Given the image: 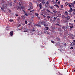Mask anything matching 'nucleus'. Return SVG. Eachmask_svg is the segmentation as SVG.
Returning <instances> with one entry per match:
<instances>
[{
    "mask_svg": "<svg viewBox=\"0 0 75 75\" xmlns=\"http://www.w3.org/2000/svg\"><path fill=\"white\" fill-rule=\"evenodd\" d=\"M20 7L18 6L17 8L18 10H19V9H20Z\"/></svg>",
    "mask_w": 75,
    "mask_h": 75,
    "instance_id": "nucleus-35",
    "label": "nucleus"
},
{
    "mask_svg": "<svg viewBox=\"0 0 75 75\" xmlns=\"http://www.w3.org/2000/svg\"><path fill=\"white\" fill-rule=\"evenodd\" d=\"M70 26V28H74V26Z\"/></svg>",
    "mask_w": 75,
    "mask_h": 75,
    "instance_id": "nucleus-36",
    "label": "nucleus"
},
{
    "mask_svg": "<svg viewBox=\"0 0 75 75\" xmlns=\"http://www.w3.org/2000/svg\"><path fill=\"white\" fill-rule=\"evenodd\" d=\"M72 11H73V10H72V9H70V10L69 11V13H71V12H72Z\"/></svg>",
    "mask_w": 75,
    "mask_h": 75,
    "instance_id": "nucleus-16",
    "label": "nucleus"
},
{
    "mask_svg": "<svg viewBox=\"0 0 75 75\" xmlns=\"http://www.w3.org/2000/svg\"><path fill=\"white\" fill-rule=\"evenodd\" d=\"M36 26H37L38 27H41V26L40 25H39L38 24H36Z\"/></svg>",
    "mask_w": 75,
    "mask_h": 75,
    "instance_id": "nucleus-17",
    "label": "nucleus"
},
{
    "mask_svg": "<svg viewBox=\"0 0 75 75\" xmlns=\"http://www.w3.org/2000/svg\"><path fill=\"white\" fill-rule=\"evenodd\" d=\"M25 14L26 15V16H28V14L26 12L25 13Z\"/></svg>",
    "mask_w": 75,
    "mask_h": 75,
    "instance_id": "nucleus-18",
    "label": "nucleus"
},
{
    "mask_svg": "<svg viewBox=\"0 0 75 75\" xmlns=\"http://www.w3.org/2000/svg\"><path fill=\"white\" fill-rule=\"evenodd\" d=\"M56 25H58V26H61V25H59V24H58V23H56Z\"/></svg>",
    "mask_w": 75,
    "mask_h": 75,
    "instance_id": "nucleus-29",
    "label": "nucleus"
},
{
    "mask_svg": "<svg viewBox=\"0 0 75 75\" xmlns=\"http://www.w3.org/2000/svg\"><path fill=\"white\" fill-rule=\"evenodd\" d=\"M44 26H45V27H48V24L45 22V24H44Z\"/></svg>",
    "mask_w": 75,
    "mask_h": 75,
    "instance_id": "nucleus-8",
    "label": "nucleus"
},
{
    "mask_svg": "<svg viewBox=\"0 0 75 75\" xmlns=\"http://www.w3.org/2000/svg\"><path fill=\"white\" fill-rule=\"evenodd\" d=\"M10 35H11V36H12V35H13V31H12L10 33Z\"/></svg>",
    "mask_w": 75,
    "mask_h": 75,
    "instance_id": "nucleus-5",
    "label": "nucleus"
},
{
    "mask_svg": "<svg viewBox=\"0 0 75 75\" xmlns=\"http://www.w3.org/2000/svg\"><path fill=\"white\" fill-rule=\"evenodd\" d=\"M30 13L32 12V11H30Z\"/></svg>",
    "mask_w": 75,
    "mask_h": 75,
    "instance_id": "nucleus-63",
    "label": "nucleus"
},
{
    "mask_svg": "<svg viewBox=\"0 0 75 75\" xmlns=\"http://www.w3.org/2000/svg\"><path fill=\"white\" fill-rule=\"evenodd\" d=\"M35 31V30L33 29L32 30V31L33 32H34V31Z\"/></svg>",
    "mask_w": 75,
    "mask_h": 75,
    "instance_id": "nucleus-42",
    "label": "nucleus"
},
{
    "mask_svg": "<svg viewBox=\"0 0 75 75\" xmlns=\"http://www.w3.org/2000/svg\"><path fill=\"white\" fill-rule=\"evenodd\" d=\"M47 34H50V33L48 32L47 33Z\"/></svg>",
    "mask_w": 75,
    "mask_h": 75,
    "instance_id": "nucleus-50",
    "label": "nucleus"
},
{
    "mask_svg": "<svg viewBox=\"0 0 75 75\" xmlns=\"http://www.w3.org/2000/svg\"><path fill=\"white\" fill-rule=\"evenodd\" d=\"M47 11L48 13H51V11H49V9H47Z\"/></svg>",
    "mask_w": 75,
    "mask_h": 75,
    "instance_id": "nucleus-21",
    "label": "nucleus"
},
{
    "mask_svg": "<svg viewBox=\"0 0 75 75\" xmlns=\"http://www.w3.org/2000/svg\"><path fill=\"white\" fill-rule=\"evenodd\" d=\"M70 18H71V17L69 16H67L66 17V18H67V20H69V19H70Z\"/></svg>",
    "mask_w": 75,
    "mask_h": 75,
    "instance_id": "nucleus-9",
    "label": "nucleus"
},
{
    "mask_svg": "<svg viewBox=\"0 0 75 75\" xmlns=\"http://www.w3.org/2000/svg\"><path fill=\"white\" fill-rule=\"evenodd\" d=\"M60 3H61V2L59 1L58 2V4H60Z\"/></svg>",
    "mask_w": 75,
    "mask_h": 75,
    "instance_id": "nucleus-43",
    "label": "nucleus"
},
{
    "mask_svg": "<svg viewBox=\"0 0 75 75\" xmlns=\"http://www.w3.org/2000/svg\"><path fill=\"white\" fill-rule=\"evenodd\" d=\"M49 8H50L51 9V10H52V9H53V8H54V6H49Z\"/></svg>",
    "mask_w": 75,
    "mask_h": 75,
    "instance_id": "nucleus-4",
    "label": "nucleus"
},
{
    "mask_svg": "<svg viewBox=\"0 0 75 75\" xmlns=\"http://www.w3.org/2000/svg\"><path fill=\"white\" fill-rule=\"evenodd\" d=\"M68 2H67L66 3H65V5H66V6H67L68 5Z\"/></svg>",
    "mask_w": 75,
    "mask_h": 75,
    "instance_id": "nucleus-22",
    "label": "nucleus"
},
{
    "mask_svg": "<svg viewBox=\"0 0 75 75\" xmlns=\"http://www.w3.org/2000/svg\"><path fill=\"white\" fill-rule=\"evenodd\" d=\"M40 1L42 3V4H45V3L44 2V0H41Z\"/></svg>",
    "mask_w": 75,
    "mask_h": 75,
    "instance_id": "nucleus-7",
    "label": "nucleus"
},
{
    "mask_svg": "<svg viewBox=\"0 0 75 75\" xmlns=\"http://www.w3.org/2000/svg\"><path fill=\"white\" fill-rule=\"evenodd\" d=\"M35 16H36L38 17V16L39 15V14H38V13H35Z\"/></svg>",
    "mask_w": 75,
    "mask_h": 75,
    "instance_id": "nucleus-10",
    "label": "nucleus"
},
{
    "mask_svg": "<svg viewBox=\"0 0 75 75\" xmlns=\"http://www.w3.org/2000/svg\"><path fill=\"white\" fill-rule=\"evenodd\" d=\"M50 13H51V14H53L54 13H52V12H50Z\"/></svg>",
    "mask_w": 75,
    "mask_h": 75,
    "instance_id": "nucleus-49",
    "label": "nucleus"
},
{
    "mask_svg": "<svg viewBox=\"0 0 75 75\" xmlns=\"http://www.w3.org/2000/svg\"><path fill=\"white\" fill-rule=\"evenodd\" d=\"M53 12H55V10H53Z\"/></svg>",
    "mask_w": 75,
    "mask_h": 75,
    "instance_id": "nucleus-51",
    "label": "nucleus"
},
{
    "mask_svg": "<svg viewBox=\"0 0 75 75\" xmlns=\"http://www.w3.org/2000/svg\"><path fill=\"white\" fill-rule=\"evenodd\" d=\"M15 16H18V15L17 14H15Z\"/></svg>",
    "mask_w": 75,
    "mask_h": 75,
    "instance_id": "nucleus-46",
    "label": "nucleus"
},
{
    "mask_svg": "<svg viewBox=\"0 0 75 75\" xmlns=\"http://www.w3.org/2000/svg\"><path fill=\"white\" fill-rule=\"evenodd\" d=\"M25 24H27L28 23L27 21H25Z\"/></svg>",
    "mask_w": 75,
    "mask_h": 75,
    "instance_id": "nucleus-38",
    "label": "nucleus"
},
{
    "mask_svg": "<svg viewBox=\"0 0 75 75\" xmlns=\"http://www.w3.org/2000/svg\"><path fill=\"white\" fill-rule=\"evenodd\" d=\"M19 6H21V5L20 4H19Z\"/></svg>",
    "mask_w": 75,
    "mask_h": 75,
    "instance_id": "nucleus-62",
    "label": "nucleus"
},
{
    "mask_svg": "<svg viewBox=\"0 0 75 75\" xmlns=\"http://www.w3.org/2000/svg\"><path fill=\"white\" fill-rule=\"evenodd\" d=\"M72 8L70 7V10H72Z\"/></svg>",
    "mask_w": 75,
    "mask_h": 75,
    "instance_id": "nucleus-55",
    "label": "nucleus"
},
{
    "mask_svg": "<svg viewBox=\"0 0 75 75\" xmlns=\"http://www.w3.org/2000/svg\"><path fill=\"white\" fill-rule=\"evenodd\" d=\"M49 28L48 27H46L45 28V30H49Z\"/></svg>",
    "mask_w": 75,
    "mask_h": 75,
    "instance_id": "nucleus-12",
    "label": "nucleus"
},
{
    "mask_svg": "<svg viewBox=\"0 0 75 75\" xmlns=\"http://www.w3.org/2000/svg\"><path fill=\"white\" fill-rule=\"evenodd\" d=\"M57 75H63V74L59 72L57 74Z\"/></svg>",
    "mask_w": 75,
    "mask_h": 75,
    "instance_id": "nucleus-13",
    "label": "nucleus"
},
{
    "mask_svg": "<svg viewBox=\"0 0 75 75\" xmlns=\"http://www.w3.org/2000/svg\"><path fill=\"white\" fill-rule=\"evenodd\" d=\"M1 9L2 10V11H4V8H2L1 7Z\"/></svg>",
    "mask_w": 75,
    "mask_h": 75,
    "instance_id": "nucleus-28",
    "label": "nucleus"
},
{
    "mask_svg": "<svg viewBox=\"0 0 75 75\" xmlns=\"http://www.w3.org/2000/svg\"><path fill=\"white\" fill-rule=\"evenodd\" d=\"M73 11L75 13V9H73Z\"/></svg>",
    "mask_w": 75,
    "mask_h": 75,
    "instance_id": "nucleus-54",
    "label": "nucleus"
},
{
    "mask_svg": "<svg viewBox=\"0 0 75 75\" xmlns=\"http://www.w3.org/2000/svg\"><path fill=\"white\" fill-rule=\"evenodd\" d=\"M10 4V6H12V4Z\"/></svg>",
    "mask_w": 75,
    "mask_h": 75,
    "instance_id": "nucleus-47",
    "label": "nucleus"
},
{
    "mask_svg": "<svg viewBox=\"0 0 75 75\" xmlns=\"http://www.w3.org/2000/svg\"><path fill=\"white\" fill-rule=\"evenodd\" d=\"M10 22H13V19H11L10 20Z\"/></svg>",
    "mask_w": 75,
    "mask_h": 75,
    "instance_id": "nucleus-23",
    "label": "nucleus"
},
{
    "mask_svg": "<svg viewBox=\"0 0 75 75\" xmlns=\"http://www.w3.org/2000/svg\"><path fill=\"white\" fill-rule=\"evenodd\" d=\"M67 28H65V27H62V28L63 29V30H65V29H66V28H67Z\"/></svg>",
    "mask_w": 75,
    "mask_h": 75,
    "instance_id": "nucleus-19",
    "label": "nucleus"
},
{
    "mask_svg": "<svg viewBox=\"0 0 75 75\" xmlns=\"http://www.w3.org/2000/svg\"><path fill=\"white\" fill-rule=\"evenodd\" d=\"M49 2H48V1H47L46 4H49Z\"/></svg>",
    "mask_w": 75,
    "mask_h": 75,
    "instance_id": "nucleus-24",
    "label": "nucleus"
},
{
    "mask_svg": "<svg viewBox=\"0 0 75 75\" xmlns=\"http://www.w3.org/2000/svg\"><path fill=\"white\" fill-rule=\"evenodd\" d=\"M57 17L55 18V17H54L52 19V21H53V22H55V21H56V20H57Z\"/></svg>",
    "mask_w": 75,
    "mask_h": 75,
    "instance_id": "nucleus-2",
    "label": "nucleus"
},
{
    "mask_svg": "<svg viewBox=\"0 0 75 75\" xmlns=\"http://www.w3.org/2000/svg\"><path fill=\"white\" fill-rule=\"evenodd\" d=\"M45 21H42L41 23V24H42V25H44L45 24Z\"/></svg>",
    "mask_w": 75,
    "mask_h": 75,
    "instance_id": "nucleus-6",
    "label": "nucleus"
},
{
    "mask_svg": "<svg viewBox=\"0 0 75 75\" xmlns=\"http://www.w3.org/2000/svg\"><path fill=\"white\" fill-rule=\"evenodd\" d=\"M56 41H60V38L58 37L56 38Z\"/></svg>",
    "mask_w": 75,
    "mask_h": 75,
    "instance_id": "nucleus-3",
    "label": "nucleus"
},
{
    "mask_svg": "<svg viewBox=\"0 0 75 75\" xmlns=\"http://www.w3.org/2000/svg\"><path fill=\"white\" fill-rule=\"evenodd\" d=\"M57 15L58 16V17H60L61 16V14L59 13L57 14Z\"/></svg>",
    "mask_w": 75,
    "mask_h": 75,
    "instance_id": "nucleus-26",
    "label": "nucleus"
},
{
    "mask_svg": "<svg viewBox=\"0 0 75 75\" xmlns=\"http://www.w3.org/2000/svg\"><path fill=\"white\" fill-rule=\"evenodd\" d=\"M70 49H71V50H72V49H74V48H73V47H71L70 48Z\"/></svg>",
    "mask_w": 75,
    "mask_h": 75,
    "instance_id": "nucleus-33",
    "label": "nucleus"
},
{
    "mask_svg": "<svg viewBox=\"0 0 75 75\" xmlns=\"http://www.w3.org/2000/svg\"><path fill=\"white\" fill-rule=\"evenodd\" d=\"M56 6L58 8H59V6L57 5H56Z\"/></svg>",
    "mask_w": 75,
    "mask_h": 75,
    "instance_id": "nucleus-39",
    "label": "nucleus"
},
{
    "mask_svg": "<svg viewBox=\"0 0 75 75\" xmlns=\"http://www.w3.org/2000/svg\"><path fill=\"white\" fill-rule=\"evenodd\" d=\"M35 2L36 3V4H37V3H38V2H37V1H35Z\"/></svg>",
    "mask_w": 75,
    "mask_h": 75,
    "instance_id": "nucleus-56",
    "label": "nucleus"
},
{
    "mask_svg": "<svg viewBox=\"0 0 75 75\" xmlns=\"http://www.w3.org/2000/svg\"><path fill=\"white\" fill-rule=\"evenodd\" d=\"M74 72H75V68H74V71H73Z\"/></svg>",
    "mask_w": 75,
    "mask_h": 75,
    "instance_id": "nucleus-45",
    "label": "nucleus"
},
{
    "mask_svg": "<svg viewBox=\"0 0 75 75\" xmlns=\"http://www.w3.org/2000/svg\"><path fill=\"white\" fill-rule=\"evenodd\" d=\"M14 3L17 4L18 3V2H17V1H16V0H15L14 1Z\"/></svg>",
    "mask_w": 75,
    "mask_h": 75,
    "instance_id": "nucleus-15",
    "label": "nucleus"
},
{
    "mask_svg": "<svg viewBox=\"0 0 75 75\" xmlns=\"http://www.w3.org/2000/svg\"><path fill=\"white\" fill-rule=\"evenodd\" d=\"M9 12H11V11L10 10H9Z\"/></svg>",
    "mask_w": 75,
    "mask_h": 75,
    "instance_id": "nucleus-60",
    "label": "nucleus"
},
{
    "mask_svg": "<svg viewBox=\"0 0 75 75\" xmlns=\"http://www.w3.org/2000/svg\"><path fill=\"white\" fill-rule=\"evenodd\" d=\"M60 6L61 8H64V5H61Z\"/></svg>",
    "mask_w": 75,
    "mask_h": 75,
    "instance_id": "nucleus-20",
    "label": "nucleus"
},
{
    "mask_svg": "<svg viewBox=\"0 0 75 75\" xmlns=\"http://www.w3.org/2000/svg\"><path fill=\"white\" fill-rule=\"evenodd\" d=\"M39 8L40 9H42V4L41 3L39 4Z\"/></svg>",
    "mask_w": 75,
    "mask_h": 75,
    "instance_id": "nucleus-1",
    "label": "nucleus"
},
{
    "mask_svg": "<svg viewBox=\"0 0 75 75\" xmlns=\"http://www.w3.org/2000/svg\"><path fill=\"white\" fill-rule=\"evenodd\" d=\"M70 45H72V43H71Z\"/></svg>",
    "mask_w": 75,
    "mask_h": 75,
    "instance_id": "nucleus-57",
    "label": "nucleus"
},
{
    "mask_svg": "<svg viewBox=\"0 0 75 75\" xmlns=\"http://www.w3.org/2000/svg\"><path fill=\"white\" fill-rule=\"evenodd\" d=\"M44 18H45L46 17V16H45V15H43Z\"/></svg>",
    "mask_w": 75,
    "mask_h": 75,
    "instance_id": "nucleus-41",
    "label": "nucleus"
},
{
    "mask_svg": "<svg viewBox=\"0 0 75 75\" xmlns=\"http://www.w3.org/2000/svg\"><path fill=\"white\" fill-rule=\"evenodd\" d=\"M73 42H74V43H75V40H73Z\"/></svg>",
    "mask_w": 75,
    "mask_h": 75,
    "instance_id": "nucleus-53",
    "label": "nucleus"
},
{
    "mask_svg": "<svg viewBox=\"0 0 75 75\" xmlns=\"http://www.w3.org/2000/svg\"><path fill=\"white\" fill-rule=\"evenodd\" d=\"M51 42L53 44H54L55 43V42H54L53 40H51Z\"/></svg>",
    "mask_w": 75,
    "mask_h": 75,
    "instance_id": "nucleus-27",
    "label": "nucleus"
},
{
    "mask_svg": "<svg viewBox=\"0 0 75 75\" xmlns=\"http://www.w3.org/2000/svg\"><path fill=\"white\" fill-rule=\"evenodd\" d=\"M73 4H75V1H74L73 2Z\"/></svg>",
    "mask_w": 75,
    "mask_h": 75,
    "instance_id": "nucleus-48",
    "label": "nucleus"
},
{
    "mask_svg": "<svg viewBox=\"0 0 75 75\" xmlns=\"http://www.w3.org/2000/svg\"><path fill=\"white\" fill-rule=\"evenodd\" d=\"M21 24H19V25L18 26V28L19 27H20L21 26Z\"/></svg>",
    "mask_w": 75,
    "mask_h": 75,
    "instance_id": "nucleus-30",
    "label": "nucleus"
},
{
    "mask_svg": "<svg viewBox=\"0 0 75 75\" xmlns=\"http://www.w3.org/2000/svg\"><path fill=\"white\" fill-rule=\"evenodd\" d=\"M28 10H29V11H30V8L28 9Z\"/></svg>",
    "mask_w": 75,
    "mask_h": 75,
    "instance_id": "nucleus-61",
    "label": "nucleus"
},
{
    "mask_svg": "<svg viewBox=\"0 0 75 75\" xmlns=\"http://www.w3.org/2000/svg\"><path fill=\"white\" fill-rule=\"evenodd\" d=\"M23 12H24V13H25V11L24 10H23Z\"/></svg>",
    "mask_w": 75,
    "mask_h": 75,
    "instance_id": "nucleus-59",
    "label": "nucleus"
},
{
    "mask_svg": "<svg viewBox=\"0 0 75 75\" xmlns=\"http://www.w3.org/2000/svg\"><path fill=\"white\" fill-rule=\"evenodd\" d=\"M69 25H71V26H74V25L72 23H69Z\"/></svg>",
    "mask_w": 75,
    "mask_h": 75,
    "instance_id": "nucleus-11",
    "label": "nucleus"
},
{
    "mask_svg": "<svg viewBox=\"0 0 75 75\" xmlns=\"http://www.w3.org/2000/svg\"><path fill=\"white\" fill-rule=\"evenodd\" d=\"M73 13L74 14V15L75 14V13Z\"/></svg>",
    "mask_w": 75,
    "mask_h": 75,
    "instance_id": "nucleus-64",
    "label": "nucleus"
},
{
    "mask_svg": "<svg viewBox=\"0 0 75 75\" xmlns=\"http://www.w3.org/2000/svg\"><path fill=\"white\" fill-rule=\"evenodd\" d=\"M69 7H72V6L70 4H69Z\"/></svg>",
    "mask_w": 75,
    "mask_h": 75,
    "instance_id": "nucleus-37",
    "label": "nucleus"
},
{
    "mask_svg": "<svg viewBox=\"0 0 75 75\" xmlns=\"http://www.w3.org/2000/svg\"><path fill=\"white\" fill-rule=\"evenodd\" d=\"M23 31L25 33H26V32H27V31H28V30H25Z\"/></svg>",
    "mask_w": 75,
    "mask_h": 75,
    "instance_id": "nucleus-25",
    "label": "nucleus"
},
{
    "mask_svg": "<svg viewBox=\"0 0 75 75\" xmlns=\"http://www.w3.org/2000/svg\"><path fill=\"white\" fill-rule=\"evenodd\" d=\"M38 18L39 19V20L40 19V17L38 16Z\"/></svg>",
    "mask_w": 75,
    "mask_h": 75,
    "instance_id": "nucleus-44",
    "label": "nucleus"
},
{
    "mask_svg": "<svg viewBox=\"0 0 75 75\" xmlns=\"http://www.w3.org/2000/svg\"><path fill=\"white\" fill-rule=\"evenodd\" d=\"M66 43H64V45L65 46H66Z\"/></svg>",
    "mask_w": 75,
    "mask_h": 75,
    "instance_id": "nucleus-58",
    "label": "nucleus"
},
{
    "mask_svg": "<svg viewBox=\"0 0 75 75\" xmlns=\"http://www.w3.org/2000/svg\"><path fill=\"white\" fill-rule=\"evenodd\" d=\"M72 43H73V45H75V43H74V42H73Z\"/></svg>",
    "mask_w": 75,
    "mask_h": 75,
    "instance_id": "nucleus-40",
    "label": "nucleus"
},
{
    "mask_svg": "<svg viewBox=\"0 0 75 75\" xmlns=\"http://www.w3.org/2000/svg\"><path fill=\"white\" fill-rule=\"evenodd\" d=\"M38 1H41V0H37Z\"/></svg>",
    "mask_w": 75,
    "mask_h": 75,
    "instance_id": "nucleus-52",
    "label": "nucleus"
},
{
    "mask_svg": "<svg viewBox=\"0 0 75 75\" xmlns=\"http://www.w3.org/2000/svg\"><path fill=\"white\" fill-rule=\"evenodd\" d=\"M47 18H50V17L49 16H47Z\"/></svg>",
    "mask_w": 75,
    "mask_h": 75,
    "instance_id": "nucleus-32",
    "label": "nucleus"
},
{
    "mask_svg": "<svg viewBox=\"0 0 75 75\" xmlns=\"http://www.w3.org/2000/svg\"><path fill=\"white\" fill-rule=\"evenodd\" d=\"M63 18H65V19L67 18H66V17L65 16L63 15Z\"/></svg>",
    "mask_w": 75,
    "mask_h": 75,
    "instance_id": "nucleus-34",
    "label": "nucleus"
},
{
    "mask_svg": "<svg viewBox=\"0 0 75 75\" xmlns=\"http://www.w3.org/2000/svg\"><path fill=\"white\" fill-rule=\"evenodd\" d=\"M64 14H66V15H68V12H67V11H66L65 12V13H64Z\"/></svg>",
    "mask_w": 75,
    "mask_h": 75,
    "instance_id": "nucleus-14",
    "label": "nucleus"
},
{
    "mask_svg": "<svg viewBox=\"0 0 75 75\" xmlns=\"http://www.w3.org/2000/svg\"><path fill=\"white\" fill-rule=\"evenodd\" d=\"M71 5H72V6H74V4L73 3V2L72 3H71Z\"/></svg>",
    "mask_w": 75,
    "mask_h": 75,
    "instance_id": "nucleus-31",
    "label": "nucleus"
}]
</instances>
